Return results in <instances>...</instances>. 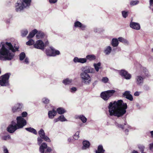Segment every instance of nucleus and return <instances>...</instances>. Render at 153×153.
I'll use <instances>...</instances> for the list:
<instances>
[{
    "label": "nucleus",
    "mask_w": 153,
    "mask_h": 153,
    "mask_svg": "<svg viewBox=\"0 0 153 153\" xmlns=\"http://www.w3.org/2000/svg\"><path fill=\"white\" fill-rule=\"evenodd\" d=\"M0 60L3 61L10 60L13 59L15 56L14 52L18 51V46H14L10 42H1L0 46Z\"/></svg>",
    "instance_id": "nucleus-1"
},
{
    "label": "nucleus",
    "mask_w": 153,
    "mask_h": 153,
    "mask_svg": "<svg viewBox=\"0 0 153 153\" xmlns=\"http://www.w3.org/2000/svg\"><path fill=\"white\" fill-rule=\"evenodd\" d=\"M127 108L126 103H123L122 100L115 101L113 102H110L108 107L110 115L118 117L126 113Z\"/></svg>",
    "instance_id": "nucleus-2"
},
{
    "label": "nucleus",
    "mask_w": 153,
    "mask_h": 153,
    "mask_svg": "<svg viewBox=\"0 0 153 153\" xmlns=\"http://www.w3.org/2000/svg\"><path fill=\"white\" fill-rule=\"evenodd\" d=\"M148 76V71H145L142 72L140 75L136 76L135 78V82L138 86H142L143 84L144 80L146 76Z\"/></svg>",
    "instance_id": "nucleus-3"
},
{
    "label": "nucleus",
    "mask_w": 153,
    "mask_h": 153,
    "mask_svg": "<svg viewBox=\"0 0 153 153\" xmlns=\"http://www.w3.org/2000/svg\"><path fill=\"white\" fill-rule=\"evenodd\" d=\"M80 76L82 82L85 85H88L90 84L91 81V78L88 74L81 73L80 74Z\"/></svg>",
    "instance_id": "nucleus-4"
},
{
    "label": "nucleus",
    "mask_w": 153,
    "mask_h": 153,
    "mask_svg": "<svg viewBox=\"0 0 153 153\" xmlns=\"http://www.w3.org/2000/svg\"><path fill=\"white\" fill-rule=\"evenodd\" d=\"M115 92L114 90H108L102 92L100 94L101 97L105 100H108Z\"/></svg>",
    "instance_id": "nucleus-5"
},
{
    "label": "nucleus",
    "mask_w": 153,
    "mask_h": 153,
    "mask_svg": "<svg viewBox=\"0 0 153 153\" xmlns=\"http://www.w3.org/2000/svg\"><path fill=\"white\" fill-rule=\"evenodd\" d=\"M10 74L7 73L1 76L0 78V85L5 86L8 85Z\"/></svg>",
    "instance_id": "nucleus-6"
},
{
    "label": "nucleus",
    "mask_w": 153,
    "mask_h": 153,
    "mask_svg": "<svg viewBox=\"0 0 153 153\" xmlns=\"http://www.w3.org/2000/svg\"><path fill=\"white\" fill-rule=\"evenodd\" d=\"M17 126L19 129L22 128L27 124L26 121L21 116L16 118Z\"/></svg>",
    "instance_id": "nucleus-7"
},
{
    "label": "nucleus",
    "mask_w": 153,
    "mask_h": 153,
    "mask_svg": "<svg viewBox=\"0 0 153 153\" xmlns=\"http://www.w3.org/2000/svg\"><path fill=\"white\" fill-rule=\"evenodd\" d=\"M52 150L51 148L48 147L47 144L45 143H42L39 148V151L41 153H46V152H50Z\"/></svg>",
    "instance_id": "nucleus-8"
},
{
    "label": "nucleus",
    "mask_w": 153,
    "mask_h": 153,
    "mask_svg": "<svg viewBox=\"0 0 153 153\" xmlns=\"http://www.w3.org/2000/svg\"><path fill=\"white\" fill-rule=\"evenodd\" d=\"M46 52L47 56H55L60 54V52L59 51L55 50L51 47H50L49 49H47Z\"/></svg>",
    "instance_id": "nucleus-9"
},
{
    "label": "nucleus",
    "mask_w": 153,
    "mask_h": 153,
    "mask_svg": "<svg viewBox=\"0 0 153 153\" xmlns=\"http://www.w3.org/2000/svg\"><path fill=\"white\" fill-rule=\"evenodd\" d=\"M48 42H46L45 45L41 40H39L36 42L33 45L34 47L36 48L43 50L45 45H48Z\"/></svg>",
    "instance_id": "nucleus-10"
},
{
    "label": "nucleus",
    "mask_w": 153,
    "mask_h": 153,
    "mask_svg": "<svg viewBox=\"0 0 153 153\" xmlns=\"http://www.w3.org/2000/svg\"><path fill=\"white\" fill-rule=\"evenodd\" d=\"M19 129L15 122L13 121L7 128V131L10 133L14 132L16 130Z\"/></svg>",
    "instance_id": "nucleus-11"
},
{
    "label": "nucleus",
    "mask_w": 153,
    "mask_h": 153,
    "mask_svg": "<svg viewBox=\"0 0 153 153\" xmlns=\"http://www.w3.org/2000/svg\"><path fill=\"white\" fill-rule=\"evenodd\" d=\"M119 73L122 76L126 79H130L131 78V75L125 70H122L119 71Z\"/></svg>",
    "instance_id": "nucleus-12"
},
{
    "label": "nucleus",
    "mask_w": 153,
    "mask_h": 153,
    "mask_svg": "<svg viewBox=\"0 0 153 153\" xmlns=\"http://www.w3.org/2000/svg\"><path fill=\"white\" fill-rule=\"evenodd\" d=\"M15 10L16 12H20L24 9L25 6L22 3H16L15 5Z\"/></svg>",
    "instance_id": "nucleus-13"
},
{
    "label": "nucleus",
    "mask_w": 153,
    "mask_h": 153,
    "mask_svg": "<svg viewBox=\"0 0 153 153\" xmlns=\"http://www.w3.org/2000/svg\"><path fill=\"white\" fill-rule=\"evenodd\" d=\"M22 107L23 105L22 103H17L12 108V111L14 112L19 111Z\"/></svg>",
    "instance_id": "nucleus-14"
},
{
    "label": "nucleus",
    "mask_w": 153,
    "mask_h": 153,
    "mask_svg": "<svg viewBox=\"0 0 153 153\" xmlns=\"http://www.w3.org/2000/svg\"><path fill=\"white\" fill-rule=\"evenodd\" d=\"M130 25L131 27L136 30H139L140 28V24L137 23L131 22Z\"/></svg>",
    "instance_id": "nucleus-15"
},
{
    "label": "nucleus",
    "mask_w": 153,
    "mask_h": 153,
    "mask_svg": "<svg viewBox=\"0 0 153 153\" xmlns=\"http://www.w3.org/2000/svg\"><path fill=\"white\" fill-rule=\"evenodd\" d=\"M73 61L75 63H84L86 62L87 60L85 58H78L77 57H75L74 58Z\"/></svg>",
    "instance_id": "nucleus-16"
},
{
    "label": "nucleus",
    "mask_w": 153,
    "mask_h": 153,
    "mask_svg": "<svg viewBox=\"0 0 153 153\" xmlns=\"http://www.w3.org/2000/svg\"><path fill=\"white\" fill-rule=\"evenodd\" d=\"M75 118L76 119L80 120L83 123H85L87 120V119L83 115H76L75 116Z\"/></svg>",
    "instance_id": "nucleus-17"
},
{
    "label": "nucleus",
    "mask_w": 153,
    "mask_h": 153,
    "mask_svg": "<svg viewBox=\"0 0 153 153\" xmlns=\"http://www.w3.org/2000/svg\"><path fill=\"white\" fill-rule=\"evenodd\" d=\"M123 95L125 96L126 98L129 100L130 101H132L133 100L132 96L130 94V92L129 91H126L123 94Z\"/></svg>",
    "instance_id": "nucleus-18"
},
{
    "label": "nucleus",
    "mask_w": 153,
    "mask_h": 153,
    "mask_svg": "<svg viewBox=\"0 0 153 153\" xmlns=\"http://www.w3.org/2000/svg\"><path fill=\"white\" fill-rule=\"evenodd\" d=\"M115 124L116 126L118 127V128H121L122 129H123L124 128H128L129 129L130 128V126L129 125H127L126 124V123L125 122L124 123V125H120L117 123L115 122Z\"/></svg>",
    "instance_id": "nucleus-19"
},
{
    "label": "nucleus",
    "mask_w": 153,
    "mask_h": 153,
    "mask_svg": "<svg viewBox=\"0 0 153 153\" xmlns=\"http://www.w3.org/2000/svg\"><path fill=\"white\" fill-rule=\"evenodd\" d=\"M111 47L110 46H108L105 48L104 52L105 55H108L111 53Z\"/></svg>",
    "instance_id": "nucleus-20"
},
{
    "label": "nucleus",
    "mask_w": 153,
    "mask_h": 153,
    "mask_svg": "<svg viewBox=\"0 0 153 153\" xmlns=\"http://www.w3.org/2000/svg\"><path fill=\"white\" fill-rule=\"evenodd\" d=\"M56 112L54 110L50 111L48 112V116L50 119H53L56 114Z\"/></svg>",
    "instance_id": "nucleus-21"
},
{
    "label": "nucleus",
    "mask_w": 153,
    "mask_h": 153,
    "mask_svg": "<svg viewBox=\"0 0 153 153\" xmlns=\"http://www.w3.org/2000/svg\"><path fill=\"white\" fill-rule=\"evenodd\" d=\"M31 1V0H22L21 2L25 6V8H27L30 5Z\"/></svg>",
    "instance_id": "nucleus-22"
},
{
    "label": "nucleus",
    "mask_w": 153,
    "mask_h": 153,
    "mask_svg": "<svg viewBox=\"0 0 153 153\" xmlns=\"http://www.w3.org/2000/svg\"><path fill=\"white\" fill-rule=\"evenodd\" d=\"M118 39L116 38H113L112 39L111 42V44L113 47H117L119 45Z\"/></svg>",
    "instance_id": "nucleus-23"
},
{
    "label": "nucleus",
    "mask_w": 153,
    "mask_h": 153,
    "mask_svg": "<svg viewBox=\"0 0 153 153\" xmlns=\"http://www.w3.org/2000/svg\"><path fill=\"white\" fill-rule=\"evenodd\" d=\"M74 26L76 27H79L82 30H84L85 27V26L82 25L80 22L77 21L75 22Z\"/></svg>",
    "instance_id": "nucleus-24"
},
{
    "label": "nucleus",
    "mask_w": 153,
    "mask_h": 153,
    "mask_svg": "<svg viewBox=\"0 0 153 153\" xmlns=\"http://www.w3.org/2000/svg\"><path fill=\"white\" fill-rule=\"evenodd\" d=\"M37 32L38 31L36 29H34L27 36V38L29 39L33 38L36 34H37Z\"/></svg>",
    "instance_id": "nucleus-25"
},
{
    "label": "nucleus",
    "mask_w": 153,
    "mask_h": 153,
    "mask_svg": "<svg viewBox=\"0 0 153 153\" xmlns=\"http://www.w3.org/2000/svg\"><path fill=\"white\" fill-rule=\"evenodd\" d=\"M83 146L82 149H85L86 148H88L90 145V143L89 141L86 140L84 141L83 142Z\"/></svg>",
    "instance_id": "nucleus-26"
},
{
    "label": "nucleus",
    "mask_w": 153,
    "mask_h": 153,
    "mask_svg": "<svg viewBox=\"0 0 153 153\" xmlns=\"http://www.w3.org/2000/svg\"><path fill=\"white\" fill-rule=\"evenodd\" d=\"M73 81L72 79L69 78H67L64 79L62 81V82L65 85H67L71 84Z\"/></svg>",
    "instance_id": "nucleus-27"
},
{
    "label": "nucleus",
    "mask_w": 153,
    "mask_h": 153,
    "mask_svg": "<svg viewBox=\"0 0 153 153\" xmlns=\"http://www.w3.org/2000/svg\"><path fill=\"white\" fill-rule=\"evenodd\" d=\"M119 41L122 42L125 44L128 45L129 43L128 41L126 39L122 37H120L118 38Z\"/></svg>",
    "instance_id": "nucleus-28"
},
{
    "label": "nucleus",
    "mask_w": 153,
    "mask_h": 153,
    "mask_svg": "<svg viewBox=\"0 0 153 153\" xmlns=\"http://www.w3.org/2000/svg\"><path fill=\"white\" fill-rule=\"evenodd\" d=\"M44 36V33L41 31H39L37 33L36 35V37L38 39H42Z\"/></svg>",
    "instance_id": "nucleus-29"
},
{
    "label": "nucleus",
    "mask_w": 153,
    "mask_h": 153,
    "mask_svg": "<svg viewBox=\"0 0 153 153\" xmlns=\"http://www.w3.org/2000/svg\"><path fill=\"white\" fill-rule=\"evenodd\" d=\"M104 151L102 146L100 145L98 146L97 150L96 151V153H104Z\"/></svg>",
    "instance_id": "nucleus-30"
},
{
    "label": "nucleus",
    "mask_w": 153,
    "mask_h": 153,
    "mask_svg": "<svg viewBox=\"0 0 153 153\" xmlns=\"http://www.w3.org/2000/svg\"><path fill=\"white\" fill-rule=\"evenodd\" d=\"M25 129L27 131L32 133L35 134H37V132L36 130L33 128L30 127L28 128H26Z\"/></svg>",
    "instance_id": "nucleus-31"
},
{
    "label": "nucleus",
    "mask_w": 153,
    "mask_h": 153,
    "mask_svg": "<svg viewBox=\"0 0 153 153\" xmlns=\"http://www.w3.org/2000/svg\"><path fill=\"white\" fill-rule=\"evenodd\" d=\"M57 112L59 114H62L66 112V111L62 108H59L57 109Z\"/></svg>",
    "instance_id": "nucleus-32"
},
{
    "label": "nucleus",
    "mask_w": 153,
    "mask_h": 153,
    "mask_svg": "<svg viewBox=\"0 0 153 153\" xmlns=\"http://www.w3.org/2000/svg\"><path fill=\"white\" fill-rule=\"evenodd\" d=\"M93 65L96 71L97 72H98L99 71V69L100 68L101 66L100 63L98 62L97 63H94Z\"/></svg>",
    "instance_id": "nucleus-33"
},
{
    "label": "nucleus",
    "mask_w": 153,
    "mask_h": 153,
    "mask_svg": "<svg viewBox=\"0 0 153 153\" xmlns=\"http://www.w3.org/2000/svg\"><path fill=\"white\" fill-rule=\"evenodd\" d=\"M86 59L91 61L95 59L96 57L94 55H89L86 56Z\"/></svg>",
    "instance_id": "nucleus-34"
},
{
    "label": "nucleus",
    "mask_w": 153,
    "mask_h": 153,
    "mask_svg": "<svg viewBox=\"0 0 153 153\" xmlns=\"http://www.w3.org/2000/svg\"><path fill=\"white\" fill-rule=\"evenodd\" d=\"M38 134L40 137L42 138L45 135L44 131L42 129L39 131Z\"/></svg>",
    "instance_id": "nucleus-35"
},
{
    "label": "nucleus",
    "mask_w": 153,
    "mask_h": 153,
    "mask_svg": "<svg viewBox=\"0 0 153 153\" xmlns=\"http://www.w3.org/2000/svg\"><path fill=\"white\" fill-rule=\"evenodd\" d=\"M28 31L27 29H24L22 30L21 31V35L22 36L24 37L28 33Z\"/></svg>",
    "instance_id": "nucleus-36"
},
{
    "label": "nucleus",
    "mask_w": 153,
    "mask_h": 153,
    "mask_svg": "<svg viewBox=\"0 0 153 153\" xmlns=\"http://www.w3.org/2000/svg\"><path fill=\"white\" fill-rule=\"evenodd\" d=\"M19 59L21 60H23L25 57V53L24 52L21 53L19 55Z\"/></svg>",
    "instance_id": "nucleus-37"
},
{
    "label": "nucleus",
    "mask_w": 153,
    "mask_h": 153,
    "mask_svg": "<svg viewBox=\"0 0 153 153\" xmlns=\"http://www.w3.org/2000/svg\"><path fill=\"white\" fill-rule=\"evenodd\" d=\"M80 131H78L76 132L75 134L74 135L73 138L75 140H77L79 137V134Z\"/></svg>",
    "instance_id": "nucleus-38"
},
{
    "label": "nucleus",
    "mask_w": 153,
    "mask_h": 153,
    "mask_svg": "<svg viewBox=\"0 0 153 153\" xmlns=\"http://www.w3.org/2000/svg\"><path fill=\"white\" fill-rule=\"evenodd\" d=\"M34 43V41L32 39H30L28 42L26 43L27 45H31Z\"/></svg>",
    "instance_id": "nucleus-39"
},
{
    "label": "nucleus",
    "mask_w": 153,
    "mask_h": 153,
    "mask_svg": "<svg viewBox=\"0 0 153 153\" xmlns=\"http://www.w3.org/2000/svg\"><path fill=\"white\" fill-rule=\"evenodd\" d=\"M59 121L61 122H64L67 121V120L66 119L63 115H61L59 117Z\"/></svg>",
    "instance_id": "nucleus-40"
},
{
    "label": "nucleus",
    "mask_w": 153,
    "mask_h": 153,
    "mask_svg": "<svg viewBox=\"0 0 153 153\" xmlns=\"http://www.w3.org/2000/svg\"><path fill=\"white\" fill-rule=\"evenodd\" d=\"M85 69L83 71L82 73H85L86 74L88 73H90L89 69V66H86L85 68Z\"/></svg>",
    "instance_id": "nucleus-41"
},
{
    "label": "nucleus",
    "mask_w": 153,
    "mask_h": 153,
    "mask_svg": "<svg viewBox=\"0 0 153 153\" xmlns=\"http://www.w3.org/2000/svg\"><path fill=\"white\" fill-rule=\"evenodd\" d=\"M122 14L123 17L124 18H126L128 16V12L125 11H123L122 12Z\"/></svg>",
    "instance_id": "nucleus-42"
},
{
    "label": "nucleus",
    "mask_w": 153,
    "mask_h": 153,
    "mask_svg": "<svg viewBox=\"0 0 153 153\" xmlns=\"http://www.w3.org/2000/svg\"><path fill=\"white\" fill-rule=\"evenodd\" d=\"M42 102L45 104H48L49 103V100L48 98H44L42 99Z\"/></svg>",
    "instance_id": "nucleus-43"
},
{
    "label": "nucleus",
    "mask_w": 153,
    "mask_h": 153,
    "mask_svg": "<svg viewBox=\"0 0 153 153\" xmlns=\"http://www.w3.org/2000/svg\"><path fill=\"white\" fill-rule=\"evenodd\" d=\"M108 81V78L107 77H103L102 79V81L104 83H107Z\"/></svg>",
    "instance_id": "nucleus-44"
},
{
    "label": "nucleus",
    "mask_w": 153,
    "mask_h": 153,
    "mask_svg": "<svg viewBox=\"0 0 153 153\" xmlns=\"http://www.w3.org/2000/svg\"><path fill=\"white\" fill-rule=\"evenodd\" d=\"M138 2L137 1H132L130 2V4L131 5H134L138 4Z\"/></svg>",
    "instance_id": "nucleus-45"
},
{
    "label": "nucleus",
    "mask_w": 153,
    "mask_h": 153,
    "mask_svg": "<svg viewBox=\"0 0 153 153\" xmlns=\"http://www.w3.org/2000/svg\"><path fill=\"white\" fill-rule=\"evenodd\" d=\"M43 138H41L40 137H38L37 138L38 144L39 145H40L41 143L42 142Z\"/></svg>",
    "instance_id": "nucleus-46"
},
{
    "label": "nucleus",
    "mask_w": 153,
    "mask_h": 153,
    "mask_svg": "<svg viewBox=\"0 0 153 153\" xmlns=\"http://www.w3.org/2000/svg\"><path fill=\"white\" fill-rule=\"evenodd\" d=\"M42 138L44 139V140L46 141H47L48 142H50L51 141V140L47 136L45 135L44 137H43Z\"/></svg>",
    "instance_id": "nucleus-47"
},
{
    "label": "nucleus",
    "mask_w": 153,
    "mask_h": 153,
    "mask_svg": "<svg viewBox=\"0 0 153 153\" xmlns=\"http://www.w3.org/2000/svg\"><path fill=\"white\" fill-rule=\"evenodd\" d=\"M42 138L44 139V140L46 141H47L48 142H50L51 141V140L47 136L45 135L44 137H43Z\"/></svg>",
    "instance_id": "nucleus-48"
},
{
    "label": "nucleus",
    "mask_w": 153,
    "mask_h": 153,
    "mask_svg": "<svg viewBox=\"0 0 153 153\" xmlns=\"http://www.w3.org/2000/svg\"><path fill=\"white\" fill-rule=\"evenodd\" d=\"M89 69L90 73H95V71L93 68L89 67Z\"/></svg>",
    "instance_id": "nucleus-49"
},
{
    "label": "nucleus",
    "mask_w": 153,
    "mask_h": 153,
    "mask_svg": "<svg viewBox=\"0 0 153 153\" xmlns=\"http://www.w3.org/2000/svg\"><path fill=\"white\" fill-rule=\"evenodd\" d=\"M27 115V112L25 111L23 112L22 114V117H25Z\"/></svg>",
    "instance_id": "nucleus-50"
},
{
    "label": "nucleus",
    "mask_w": 153,
    "mask_h": 153,
    "mask_svg": "<svg viewBox=\"0 0 153 153\" xmlns=\"http://www.w3.org/2000/svg\"><path fill=\"white\" fill-rule=\"evenodd\" d=\"M76 88L75 87L72 88L71 89V92L72 93H74L76 91Z\"/></svg>",
    "instance_id": "nucleus-51"
},
{
    "label": "nucleus",
    "mask_w": 153,
    "mask_h": 153,
    "mask_svg": "<svg viewBox=\"0 0 153 153\" xmlns=\"http://www.w3.org/2000/svg\"><path fill=\"white\" fill-rule=\"evenodd\" d=\"M24 62L26 64H28L29 62L28 59L27 58H26L24 61Z\"/></svg>",
    "instance_id": "nucleus-52"
},
{
    "label": "nucleus",
    "mask_w": 153,
    "mask_h": 153,
    "mask_svg": "<svg viewBox=\"0 0 153 153\" xmlns=\"http://www.w3.org/2000/svg\"><path fill=\"white\" fill-rule=\"evenodd\" d=\"M10 138V136L9 135L4 136L3 137V139L4 140H7Z\"/></svg>",
    "instance_id": "nucleus-53"
},
{
    "label": "nucleus",
    "mask_w": 153,
    "mask_h": 153,
    "mask_svg": "<svg viewBox=\"0 0 153 153\" xmlns=\"http://www.w3.org/2000/svg\"><path fill=\"white\" fill-rule=\"evenodd\" d=\"M57 0H49L50 3H54L57 1Z\"/></svg>",
    "instance_id": "nucleus-54"
},
{
    "label": "nucleus",
    "mask_w": 153,
    "mask_h": 153,
    "mask_svg": "<svg viewBox=\"0 0 153 153\" xmlns=\"http://www.w3.org/2000/svg\"><path fill=\"white\" fill-rule=\"evenodd\" d=\"M134 94L135 96H138L140 94V92L138 91H136L134 93Z\"/></svg>",
    "instance_id": "nucleus-55"
},
{
    "label": "nucleus",
    "mask_w": 153,
    "mask_h": 153,
    "mask_svg": "<svg viewBox=\"0 0 153 153\" xmlns=\"http://www.w3.org/2000/svg\"><path fill=\"white\" fill-rule=\"evenodd\" d=\"M4 153H9L7 149L5 147L4 148Z\"/></svg>",
    "instance_id": "nucleus-56"
},
{
    "label": "nucleus",
    "mask_w": 153,
    "mask_h": 153,
    "mask_svg": "<svg viewBox=\"0 0 153 153\" xmlns=\"http://www.w3.org/2000/svg\"><path fill=\"white\" fill-rule=\"evenodd\" d=\"M59 118L58 117V118H56V119H55L54 120H53V122L55 123L58 121H59Z\"/></svg>",
    "instance_id": "nucleus-57"
},
{
    "label": "nucleus",
    "mask_w": 153,
    "mask_h": 153,
    "mask_svg": "<svg viewBox=\"0 0 153 153\" xmlns=\"http://www.w3.org/2000/svg\"><path fill=\"white\" fill-rule=\"evenodd\" d=\"M153 148V143H151L150 144L149 148L150 149L152 150Z\"/></svg>",
    "instance_id": "nucleus-58"
},
{
    "label": "nucleus",
    "mask_w": 153,
    "mask_h": 153,
    "mask_svg": "<svg viewBox=\"0 0 153 153\" xmlns=\"http://www.w3.org/2000/svg\"><path fill=\"white\" fill-rule=\"evenodd\" d=\"M149 3L150 6L151 7L153 4V0H150Z\"/></svg>",
    "instance_id": "nucleus-59"
},
{
    "label": "nucleus",
    "mask_w": 153,
    "mask_h": 153,
    "mask_svg": "<svg viewBox=\"0 0 153 153\" xmlns=\"http://www.w3.org/2000/svg\"><path fill=\"white\" fill-rule=\"evenodd\" d=\"M97 82V80L95 81L93 84V85L94 86L95 85H96Z\"/></svg>",
    "instance_id": "nucleus-60"
},
{
    "label": "nucleus",
    "mask_w": 153,
    "mask_h": 153,
    "mask_svg": "<svg viewBox=\"0 0 153 153\" xmlns=\"http://www.w3.org/2000/svg\"><path fill=\"white\" fill-rule=\"evenodd\" d=\"M150 133L151 134V136L152 137H153V131H152L150 132Z\"/></svg>",
    "instance_id": "nucleus-61"
},
{
    "label": "nucleus",
    "mask_w": 153,
    "mask_h": 153,
    "mask_svg": "<svg viewBox=\"0 0 153 153\" xmlns=\"http://www.w3.org/2000/svg\"><path fill=\"white\" fill-rule=\"evenodd\" d=\"M72 141V139L71 138H69L68 139V141L69 142H71Z\"/></svg>",
    "instance_id": "nucleus-62"
},
{
    "label": "nucleus",
    "mask_w": 153,
    "mask_h": 153,
    "mask_svg": "<svg viewBox=\"0 0 153 153\" xmlns=\"http://www.w3.org/2000/svg\"><path fill=\"white\" fill-rule=\"evenodd\" d=\"M125 132L126 133L127 132H128V129H126L125 131Z\"/></svg>",
    "instance_id": "nucleus-63"
},
{
    "label": "nucleus",
    "mask_w": 153,
    "mask_h": 153,
    "mask_svg": "<svg viewBox=\"0 0 153 153\" xmlns=\"http://www.w3.org/2000/svg\"><path fill=\"white\" fill-rule=\"evenodd\" d=\"M152 51L153 52V48H152Z\"/></svg>",
    "instance_id": "nucleus-64"
}]
</instances>
